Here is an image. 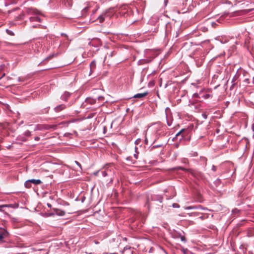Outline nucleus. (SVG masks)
<instances>
[{
    "label": "nucleus",
    "mask_w": 254,
    "mask_h": 254,
    "mask_svg": "<svg viewBox=\"0 0 254 254\" xmlns=\"http://www.w3.org/2000/svg\"><path fill=\"white\" fill-rule=\"evenodd\" d=\"M91 71H92L93 69H94L96 67V62L95 61H92L90 64Z\"/></svg>",
    "instance_id": "nucleus-8"
},
{
    "label": "nucleus",
    "mask_w": 254,
    "mask_h": 254,
    "mask_svg": "<svg viewBox=\"0 0 254 254\" xmlns=\"http://www.w3.org/2000/svg\"><path fill=\"white\" fill-rule=\"evenodd\" d=\"M193 96H194V97H197L198 96V95L196 94H194Z\"/></svg>",
    "instance_id": "nucleus-21"
},
{
    "label": "nucleus",
    "mask_w": 254,
    "mask_h": 254,
    "mask_svg": "<svg viewBox=\"0 0 254 254\" xmlns=\"http://www.w3.org/2000/svg\"><path fill=\"white\" fill-rule=\"evenodd\" d=\"M53 56H54V55L50 56L47 59L48 60H50L53 58Z\"/></svg>",
    "instance_id": "nucleus-17"
},
{
    "label": "nucleus",
    "mask_w": 254,
    "mask_h": 254,
    "mask_svg": "<svg viewBox=\"0 0 254 254\" xmlns=\"http://www.w3.org/2000/svg\"><path fill=\"white\" fill-rule=\"evenodd\" d=\"M102 175L104 176V177H106L107 176H108L109 175L110 173H111V171H103L102 172Z\"/></svg>",
    "instance_id": "nucleus-10"
},
{
    "label": "nucleus",
    "mask_w": 254,
    "mask_h": 254,
    "mask_svg": "<svg viewBox=\"0 0 254 254\" xmlns=\"http://www.w3.org/2000/svg\"><path fill=\"white\" fill-rule=\"evenodd\" d=\"M66 96L68 97L69 96V94L68 93H65Z\"/></svg>",
    "instance_id": "nucleus-20"
},
{
    "label": "nucleus",
    "mask_w": 254,
    "mask_h": 254,
    "mask_svg": "<svg viewBox=\"0 0 254 254\" xmlns=\"http://www.w3.org/2000/svg\"><path fill=\"white\" fill-rule=\"evenodd\" d=\"M173 206L174 207H179V204H177V203H174V204H173Z\"/></svg>",
    "instance_id": "nucleus-15"
},
{
    "label": "nucleus",
    "mask_w": 254,
    "mask_h": 254,
    "mask_svg": "<svg viewBox=\"0 0 254 254\" xmlns=\"http://www.w3.org/2000/svg\"><path fill=\"white\" fill-rule=\"evenodd\" d=\"M107 13H104V14H103L102 15H101L99 17H98V19L99 20V22L100 23H102L103 22L104 20H105V16L106 15Z\"/></svg>",
    "instance_id": "nucleus-7"
},
{
    "label": "nucleus",
    "mask_w": 254,
    "mask_h": 254,
    "mask_svg": "<svg viewBox=\"0 0 254 254\" xmlns=\"http://www.w3.org/2000/svg\"><path fill=\"white\" fill-rule=\"evenodd\" d=\"M253 83L254 84V77L253 78Z\"/></svg>",
    "instance_id": "nucleus-24"
},
{
    "label": "nucleus",
    "mask_w": 254,
    "mask_h": 254,
    "mask_svg": "<svg viewBox=\"0 0 254 254\" xmlns=\"http://www.w3.org/2000/svg\"><path fill=\"white\" fill-rule=\"evenodd\" d=\"M26 12L28 14H39V11L37 9L33 8V7L27 8L26 9Z\"/></svg>",
    "instance_id": "nucleus-2"
},
{
    "label": "nucleus",
    "mask_w": 254,
    "mask_h": 254,
    "mask_svg": "<svg viewBox=\"0 0 254 254\" xmlns=\"http://www.w3.org/2000/svg\"><path fill=\"white\" fill-rule=\"evenodd\" d=\"M8 235V232L4 229H0V243L3 242V239Z\"/></svg>",
    "instance_id": "nucleus-1"
},
{
    "label": "nucleus",
    "mask_w": 254,
    "mask_h": 254,
    "mask_svg": "<svg viewBox=\"0 0 254 254\" xmlns=\"http://www.w3.org/2000/svg\"><path fill=\"white\" fill-rule=\"evenodd\" d=\"M160 202H162V198L160 199Z\"/></svg>",
    "instance_id": "nucleus-29"
},
{
    "label": "nucleus",
    "mask_w": 254,
    "mask_h": 254,
    "mask_svg": "<svg viewBox=\"0 0 254 254\" xmlns=\"http://www.w3.org/2000/svg\"><path fill=\"white\" fill-rule=\"evenodd\" d=\"M75 163H76L78 166H79L80 167V168H81V165H80V164L78 162H77V161H75Z\"/></svg>",
    "instance_id": "nucleus-16"
},
{
    "label": "nucleus",
    "mask_w": 254,
    "mask_h": 254,
    "mask_svg": "<svg viewBox=\"0 0 254 254\" xmlns=\"http://www.w3.org/2000/svg\"><path fill=\"white\" fill-rule=\"evenodd\" d=\"M148 93L147 91L142 93H138L133 96V98H142L145 97L148 95Z\"/></svg>",
    "instance_id": "nucleus-3"
},
{
    "label": "nucleus",
    "mask_w": 254,
    "mask_h": 254,
    "mask_svg": "<svg viewBox=\"0 0 254 254\" xmlns=\"http://www.w3.org/2000/svg\"><path fill=\"white\" fill-rule=\"evenodd\" d=\"M25 135L26 136H30L31 135V132L29 130H27L25 132Z\"/></svg>",
    "instance_id": "nucleus-13"
},
{
    "label": "nucleus",
    "mask_w": 254,
    "mask_h": 254,
    "mask_svg": "<svg viewBox=\"0 0 254 254\" xmlns=\"http://www.w3.org/2000/svg\"><path fill=\"white\" fill-rule=\"evenodd\" d=\"M6 33L8 35H11V36H13L14 35V33L12 31H10L9 30H8V29H6Z\"/></svg>",
    "instance_id": "nucleus-12"
},
{
    "label": "nucleus",
    "mask_w": 254,
    "mask_h": 254,
    "mask_svg": "<svg viewBox=\"0 0 254 254\" xmlns=\"http://www.w3.org/2000/svg\"><path fill=\"white\" fill-rule=\"evenodd\" d=\"M65 108V106L63 104L60 105L55 108L56 112H60Z\"/></svg>",
    "instance_id": "nucleus-6"
},
{
    "label": "nucleus",
    "mask_w": 254,
    "mask_h": 254,
    "mask_svg": "<svg viewBox=\"0 0 254 254\" xmlns=\"http://www.w3.org/2000/svg\"><path fill=\"white\" fill-rule=\"evenodd\" d=\"M95 101L94 100H92L91 101V103H93V102H94Z\"/></svg>",
    "instance_id": "nucleus-26"
},
{
    "label": "nucleus",
    "mask_w": 254,
    "mask_h": 254,
    "mask_svg": "<svg viewBox=\"0 0 254 254\" xmlns=\"http://www.w3.org/2000/svg\"><path fill=\"white\" fill-rule=\"evenodd\" d=\"M179 169L182 170H184L183 168H181V167H179Z\"/></svg>",
    "instance_id": "nucleus-23"
},
{
    "label": "nucleus",
    "mask_w": 254,
    "mask_h": 254,
    "mask_svg": "<svg viewBox=\"0 0 254 254\" xmlns=\"http://www.w3.org/2000/svg\"><path fill=\"white\" fill-rule=\"evenodd\" d=\"M40 139V137H38V136H36L35 137V140H39Z\"/></svg>",
    "instance_id": "nucleus-19"
},
{
    "label": "nucleus",
    "mask_w": 254,
    "mask_h": 254,
    "mask_svg": "<svg viewBox=\"0 0 254 254\" xmlns=\"http://www.w3.org/2000/svg\"><path fill=\"white\" fill-rule=\"evenodd\" d=\"M29 182L35 185H40L42 184V181L40 180L31 179L29 180Z\"/></svg>",
    "instance_id": "nucleus-5"
},
{
    "label": "nucleus",
    "mask_w": 254,
    "mask_h": 254,
    "mask_svg": "<svg viewBox=\"0 0 254 254\" xmlns=\"http://www.w3.org/2000/svg\"><path fill=\"white\" fill-rule=\"evenodd\" d=\"M188 209H190V208H191V207H188Z\"/></svg>",
    "instance_id": "nucleus-27"
},
{
    "label": "nucleus",
    "mask_w": 254,
    "mask_h": 254,
    "mask_svg": "<svg viewBox=\"0 0 254 254\" xmlns=\"http://www.w3.org/2000/svg\"><path fill=\"white\" fill-rule=\"evenodd\" d=\"M53 210L55 213L59 216H64L65 213L64 211L58 208H54Z\"/></svg>",
    "instance_id": "nucleus-4"
},
{
    "label": "nucleus",
    "mask_w": 254,
    "mask_h": 254,
    "mask_svg": "<svg viewBox=\"0 0 254 254\" xmlns=\"http://www.w3.org/2000/svg\"><path fill=\"white\" fill-rule=\"evenodd\" d=\"M30 20L31 21H39L40 22V19L37 16L31 17L30 18Z\"/></svg>",
    "instance_id": "nucleus-9"
},
{
    "label": "nucleus",
    "mask_w": 254,
    "mask_h": 254,
    "mask_svg": "<svg viewBox=\"0 0 254 254\" xmlns=\"http://www.w3.org/2000/svg\"><path fill=\"white\" fill-rule=\"evenodd\" d=\"M134 157L137 159V155H135L134 154Z\"/></svg>",
    "instance_id": "nucleus-22"
},
{
    "label": "nucleus",
    "mask_w": 254,
    "mask_h": 254,
    "mask_svg": "<svg viewBox=\"0 0 254 254\" xmlns=\"http://www.w3.org/2000/svg\"><path fill=\"white\" fill-rule=\"evenodd\" d=\"M185 130L184 129H182L181 131H180L177 134L176 136H179L180 134H181Z\"/></svg>",
    "instance_id": "nucleus-14"
},
{
    "label": "nucleus",
    "mask_w": 254,
    "mask_h": 254,
    "mask_svg": "<svg viewBox=\"0 0 254 254\" xmlns=\"http://www.w3.org/2000/svg\"><path fill=\"white\" fill-rule=\"evenodd\" d=\"M24 185L26 188L28 189L31 187V183L29 182V180H27L25 182Z\"/></svg>",
    "instance_id": "nucleus-11"
},
{
    "label": "nucleus",
    "mask_w": 254,
    "mask_h": 254,
    "mask_svg": "<svg viewBox=\"0 0 254 254\" xmlns=\"http://www.w3.org/2000/svg\"><path fill=\"white\" fill-rule=\"evenodd\" d=\"M248 80H249V79H245V81H246V82H248Z\"/></svg>",
    "instance_id": "nucleus-25"
},
{
    "label": "nucleus",
    "mask_w": 254,
    "mask_h": 254,
    "mask_svg": "<svg viewBox=\"0 0 254 254\" xmlns=\"http://www.w3.org/2000/svg\"><path fill=\"white\" fill-rule=\"evenodd\" d=\"M212 170H213L214 171H216V167H215V166H212Z\"/></svg>",
    "instance_id": "nucleus-18"
},
{
    "label": "nucleus",
    "mask_w": 254,
    "mask_h": 254,
    "mask_svg": "<svg viewBox=\"0 0 254 254\" xmlns=\"http://www.w3.org/2000/svg\"><path fill=\"white\" fill-rule=\"evenodd\" d=\"M110 181V182H112V179H111Z\"/></svg>",
    "instance_id": "nucleus-28"
}]
</instances>
